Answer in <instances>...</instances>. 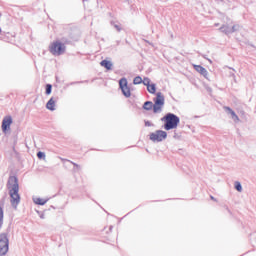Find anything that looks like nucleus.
Instances as JSON below:
<instances>
[{
  "label": "nucleus",
  "mask_w": 256,
  "mask_h": 256,
  "mask_svg": "<svg viewBox=\"0 0 256 256\" xmlns=\"http://www.w3.org/2000/svg\"><path fill=\"white\" fill-rule=\"evenodd\" d=\"M0 33H1V28H0Z\"/></svg>",
  "instance_id": "28"
},
{
  "label": "nucleus",
  "mask_w": 256,
  "mask_h": 256,
  "mask_svg": "<svg viewBox=\"0 0 256 256\" xmlns=\"http://www.w3.org/2000/svg\"><path fill=\"white\" fill-rule=\"evenodd\" d=\"M7 189L10 195V203L13 209H17L21 203V195H19V180L15 176H10L7 182Z\"/></svg>",
  "instance_id": "1"
},
{
  "label": "nucleus",
  "mask_w": 256,
  "mask_h": 256,
  "mask_svg": "<svg viewBox=\"0 0 256 256\" xmlns=\"http://www.w3.org/2000/svg\"><path fill=\"white\" fill-rule=\"evenodd\" d=\"M40 219H45V215L41 214Z\"/></svg>",
  "instance_id": "25"
},
{
  "label": "nucleus",
  "mask_w": 256,
  "mask_h": 256,
  "mask_svg": "<svg viewBox=\"0 0 256 256\" xmlns=\"http://www.w3.org/2000/svg\"><path fill=\"white\" fill-rule=\"evenodd\" d=\"M145 127H153V123L150 121H145Z\"/></svg>",
  "instance_id": "22"
},
{
  "label": "nucleus",
  "mask_w": 256,
  "mask_h": 256,
  "mask_svg": "<svg viewBox=\"0 0 256 256\" xmlns=\"http://www.w3.org/2000/svg\"><path fill=\"white\" fill-rule=\"evenodd\" d=\"M225 111L231 115V119H233V121L235 123H239V116H237V114L235 113V111H233V109L229 108V107H224Z\"/></svg>",
  "instance_id": "11"
},
{
  "label": "nucleus",
  "mask_w": 256,
  "mask_h": 256,
  "mask_svg": "<svg viewBox=\"0 0 256 256\" xmlns=\"http://www.w3.org/2000/svg\"><path fill=\"white\" fill-rule=\"evenodd\" d=\"M120 89L126 97H131V89H129V86L127 85V78H121L119 80Z\"/></svg>",
  "instance_id": "7"
},
{
  "label": "nucleus",
  "mask_w": 256,
  "mask_h": 256,
  "mask_svg": "<svg viewBox=\"0 0 256 256\" xmlns=\"http://www.w3.org/2000/svg\"><path fill=\"white\" fill-rule=\"evenodd\" d=\"M195 71H197V73H200V75H203V77H205L207 79V75H209V72H207V69L203 68V66L201 65H193Z\"/></svg>",
  "instance_id": "10"
},
{
  "label": "nucleus",
  "mask_w": 256,
  "mask_h": 256,
  "mask_svg": "<svg viewBox=\"0 0 256 256\" xmlns=\"http://www.w3.org/2000/svg\"><path fill=\"white\" fill-rule=\"evenodd\" d=\"M73 165H74L75 167H79V165H77V164H75V163H73Z\"/></svg>",
  "instance_id": "26"
},
{
  "label": "nucleus",
  "mask_w": 256,
  "mask_h": 256,
  "mask_svg": "<svg viewBox=\"0 0 256 256\" xmlns=\"http://www.w3.org/2000/svg\"><path fill=\"white\" fill-rule=\"evenodd\" d=\"M101 67H105V69H107L108 71H111V69L113 68V63H111V61H107V60H103L100 63Z\"/></svg>",
  "instance_id": "12"
},
{
  "label": "nucleus",
  "mask_w": 256,
  "mask_h": 256,
  "mask_svg": "<svg viewBox=\"0 0 256 256\" xmlns=\"http://www.w3.org/2000/svg\"><path fill=\"white\" fill-rule=\"evenodd\" d=\"M37 157H38V159H43V160H45V153L44 152H38L37 153Z\"/></svg>",
  "instance_id": "21"
},
{
  "label": "nucleus",
  "mask_w": 256,
  "mask_h": 256,
  "mask_svg": "<svg viewBox=\"0 0 256 256\" xmlns=\"http://www.w3.org/2000/svg\"><path fill=\"white\" fill-rule=\"evenodd\" d=\"M142 83H143V85H145L146 87H148L149 85H151V79H149V78H144V79L142 80Z\"/></svg>",
  "instance_id": "20"
},
{
  "label": "nucleus",
  "mask_w": 256,
  "mask_h": 256,
  "mask_svg": "<svg viewBox=\"0 0 256 256\" xmlns=\"http://www.w3.org/2000/svg\"><path fill=\"white\" fill-rule=\"evenodd\" d=\"M210 199H211L212 201H217V200L215 199V197H213V196H211Z\"/></svg>",
  "instance_id": "24"
},
{
  "label": "nucleus",
  "mask_w": 256,
  "mask_h": 256,
  "mask_svg": "<svg viewBox=\"0 0 256 256\" xmlns=\"http://www.w3.org/2000/svg\"><path fill=\"white\" fill-rule=\"evenodd\" d=\"M163 105H165V96H163L161 92H157L156 98L154 99V105L153 102L147 101L144 103L143 109L146 111H151L153 109L154 113H161Z\"/></svg>",
  "instance_id": "2"
},
{
  "label": "nucleus",
  "mask_w": 256,
  "mask_h": 256,
  "mask_svg": "<svg viewBox=\"0 0 256 256\" xmlns=\"http://www.w3.org/2000/svg\"><path fill=\"white\" fill-rule=\"evenodd\" d=\"M65 49V44L61 43L59 40L52 42L49 46L50 53L57 57H59V55H63V53H65Z\"/></svg>",
  "instance_id": "4"
},
{
  "label": "nucleus",
  "mask_w": 256,
  "mask_h": 256,
  "mask_svg": "<svg viewBox=\"0 0 256 256\" xmlns=\"http://www.w3.org/2000/svg\"><path fill=\"white\" fill-rule=\"evenodd\" d=\"M9 252V236L7 233L0 234V256L7 255Z\"/></svg>",
  "instance_id": "5"
},
{
  "label": "nucleus",
  "mask_w": 256,
  "mask_h": 256,
  "mask_svg": "<svg viewBox=\"0 0 256 256\" xmlns=\"http://www.w3.org/2000/svg\"><path fill=\"white\" fill-rule=\"evenodd\" d=\"M167 139V132L163 130H156L155 132L150 133V141L153 143H161Z\"/></svg>",
  "instance_id": "6"
},
{
  "label": "nucleus",
  "mask_w": 256,
  "mask_h": 256,
  "mask_svg": "<svg viewBox=\"0 0 256 256\" xmlns=\"http://www.w3.org/2000/svg\"><path fill=\"white\" fill-rule=\"evenodd\" d=\"M161 121L164 122L165 131H171V129H177L181 120L177 115L173 113H168L164 117L161 118Z\"/></svg>",
  "instance_id": "3"
},
{
  "label": "nucleus",
  "mask_w": 256,
  "mask_h": 256,
  "mask_svg": "<svg viewBox=\"0 0 256 256\" xmlns=\"http://www.w3.org/2000/svg\"><path fill=\"white\" fill-rule=\"evenodd\" d=\"M3 218H4L3 207L0 206V229L3 227Z\"/></svg>",
  "instance_id": "18"
},
{
  "label": "nucleus",
  "mask_w": 256,
  "mask_h": 256,
  "mask_svg": "<svg viewBox=\"0 0 256 256\" xmlns=\"http://www.w3.org/2000/svg\"><path fill=\"white\" fill-rule=\"evenodd\" d=\"M240 28L241 26L239 25H234L232 27L224 25L220 28V31H222V33H225L226 35H231V33H235V31H239Z\"/></svg>",
  "instance_id": "8"
},
{
  "label": "nucleus",
  "mask_w": 256,
  "mask_h": 256,
  "mask_svg": "<svg viewBox=\"0 0 256 256\" xmlns=\"http://www.w3.org/2000/svg\"><path fill=\"white\" fill-rule=\"evenodd\" d=\"M147 91L150 92L152 95H155V92L157 91V87L155 84H149L147 86Z\"/></svg>",
  "instance_id": "14"
},
{
  "label": "nucleus",
  "mask_w": 256,
  "mask_h": 256,
  "mask_svg": "<svg viewBox=\"0 0 256 256\" xmlns=\"http://www.w3.org/2000/svg\"><path fill=\"white\" fill-rule=\"evenodd\" d=\"M46 109H48L49 111H55V99L54 98H50V101L47 102Z\"/></svg>",
  "instance_id": "13"
},
{
  "label": "nucleus",
  "mask_w": 256,
  "mask_h": 256,
  "mask_svg": "<svg viewBox=\"0 0 256 256\" xmlns=\"http://www.w3.org/2000/svg\"><path fill=\"white\" fill-rule=\"evenodd\" d=\"M209 63H213V61H211V59H208Z\"/></svg>",
  "instance_id": "27"
},
{
  "label": "nucleus",
  "mask_w": 256,
  "mask_h": 256,
  "mask_svg": "<svg viewBox=\"0 0 256 256\" xmlns=\"http://www.w3.org/2000/svg\"><path fill=\"white\" fill-rule=\"evenodd\" d=\"M53 89V86L51 84L46 85V95H51V91Z\"/></svg>",
  "instance_id": "19"
},
{
  "label": "nucleus",
  "mask_w": 256,
  "mask_h": 256,
  "mask_svg": "<svg viewBox=\"0 0 256 256\" xmlns=\"http://www.w3.org/2000/svg\"><path fill=\"white\" fill-rule=\"evenodd\" d=\"M114 27L116 31H121V26H119V24H114Z\"/></svg>",
  "instance_id": "23"
},
{
  "label": "nucleus",
  "mask_w": 256,
  "mask_h": 256,
  "mask_svg": "<svg viewBox=\"0 0 256 256\" xmlns=\"http://www.w3.org/2000/svg\"><path fill=\"white\" fill-rule=\"evenodd\" d=\"M234 187H235L236 191H238V193H242L243 192V186L241 185V182L236 181L234 183Z\"/></svg>",
  "instance_id": "16"
},
{
  "label": "nucleus",
  "mask_w": 256,
  "mask_h": 256,
  "mask_svg": "<svg viewBox=\"0 0 256 256\" xmlns=\"http://www.w3.org/2000/svg\"><path fill=\"white\" fill-rule=\"evenodd\" d=\"M12 123H13V118H11V116L4 117V119L2 121V131L4 133L9 131V129H11V124Z\"/></svg>",
  "instance_id": "9"
},
{
  "label": "nucleus",
  "mask_w": 256,
  "mask_h": 256,
  "mask_svg": "<svg viewBox=\"0 0 256 256\" xmlns=\"http://www.w3.org/2000/svg\"><path fill=\"white\" fill-rule=\"evenodd\" d=\"M33 201L36 205H45L47 203V200L43 198H33Z\"/></svg>",
  "instance_id": "15"
},
{
  "label": "nucleus",
  "mask_w": 256,
  "mask_h": 256,
  "mask_svg": "<svg viewBox=\"0 0 256 256\" xmlns=\"http://www.w3.org/2000/svg\"><path fill=\"white\" fill-rule=\"evenodd\" d=\"M133 83L134 85H141V83H143V78H141L140 76H137L134 78Z\"/></svg>",
  "instance_id": "17"
}]
</instances>
